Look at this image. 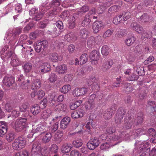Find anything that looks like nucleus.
<instances>
[{"label": "nucleus", "mask_w": 156, "mask_h": 156, "mask_svg": "<svg viewBox=\"0 0 156 156\" xmlns=\"http://www.w3.org/2000/svg\"><path fill=\"white\" fill-rule=\"evenodd\" d=\"M28 122L25 119H18L13 123L12 127L17 132L25 130L28 127Z\"/></svg>", "instance_id": "1"}, {"label": "nucleus", "mask_w": 156, "mask_h": 156, "mask_svg": "<svg viewBox=\"0 0 156 156\" xmlns=\"http://www.w3.org/2000/svg\"><path fill=\"white\" fill-rule=\"evenodd\" d=\"M38 66L36 68V73L43 74L51 70L50 64L48 62L40 60L38 62Z\"/></svg>", "instance_id": "2"}, {"label": "nucleus", "mask_w": 156, "mask_h": 156, "mask_svg": "<svg viewBox=\"0 0 156 156\" xmlns=\"http://www.w3.org/2000/svg\"><path fill=\"white\" fill-rule=\"evenodd\" d=\"M26 143V139L24 137L20 136L15 140L12 144V146L14 149L20 150L25 147Z\"/></svg>", "instance_id": "3"}, {"label": "nucleus", "mask_w": 156, "mask_h": 156, "mask_svg": "<svg viewBox=\"0 0 156 156\" xmlns=\"http://www.w3.org/2000/svg\"><path fill=\"white\" fill-rule=\"evenodd\" d=\"M102 97L103 94L102 93L98 92L96 93V94H94L90 95L87 102V105L86 106L87 108L92 109L94 107L95 104L94 101L95 97L101 100L102 99Z\"/></svg>", "instance_id": "4"}, {"label": "nucleus", "mask_w": 156, "mask_h": 156, "mask_svg": "<svg viewBox=\"0 0 156 156\" xmlns=\"http://www.w3.org/2000/svg\"><path fill=\"white\" fill-rule=\"evenodd\" d=\"M46 126V125L42 124H39L37 125H33L32 129V133L39 134L45 133L48 129V128Z\"/></svg>", "instance_id": "5"}, {"label": "nucleus", "mask_w": 156, "mask_h": 156, "mask_svg": "<svg viewBox=\"0 0 156 156\" xmlns=\"http://www.w3.org/2000/svg\"><path fill=\"white\" fill-rule=\"evenodd\" d=\"M48 45V41L46 40H43L40 42L37 43L34 46L35 50L37 53H43L44 49Z\"/></svg>", "instance_id": "6"}, {"label": "nucleus", "mask_w": 156, "mask_h": 156, "mask_svg": "<svg viewBox=\"0 0 156 156\" xmlns=\"http://www.w3.org/2000/svg\"><path fill=\"white\" fill-rule=\"evenodd\" d=\"M105 27V23L102 21H96L94 22L92 28L94 33L97 34L102 30Z\"/></svg>", "instance_id": "7"}, {"label": "nucleus", "mask_w": 156, "mask_h": 156, "mask_svg": "<svg viewBox=\"0 0 156 156\" xmlns=\"http://www.w3.org/2000/svg\"><path fill=\"white\" fill-rule=\"evenodd\" d=\"M3 82L7 87L12 88L15 84V78L12 76H6L3 79Z\"/></svg>", "instance_id": "8"}, {"label": "nucleus", "mask_w": 156, "mask_h": 156, "mask_svg": "<svg viewBox=\"0 0 156 156\" xmlns=\"http://www.w3.org/2000/svg\"><path fill=\"white\" fill-rule=\"evenodd\" d=\"M88 90V89L85 87L76 88L73 91V95L76 97L84 95L87 94Z\"/></svg>", "instance_id": "9"}, {"label": "nucleus", "mask_w": 156, "mask_h": 156, "mask_svg": "<svg viewBox=\"0 0 156 156\" xmlns=\"http://www.w3.org/2000/svg\"><path fill=\"white\" fill-rule=\"evenodd\" d=\"M130 111H129L128 112V115L126 116L124 119V123L122 126L123 128L128 129H131L132 127V122H131V121L130 122H129V120H130L131 119V115L130 114Z\"/></svg>", "instance_id": "10"}, {"label": "nucleus", "mask_w": 156, "mask_h": 156, "mask_svg": "<svg viewBox=\"0 0 156 156\" xmlns=\"http://www.w3.org/2000/svg\"><path fill=\"white\" fill-rule=\"evenodd\" d=\"M42 147L39 142H34L32 145L31 152L32 154L37 155L40 154Z\"/></svg>", "instance_id": "11"}, {"label": "nucleus", "mask_w": 156, "mask_h": 156, "mask_svg": "<svg viewBox=\"0 0 156 156\" xmlns=\"http://www.w3.org/2000/svg\"><path fill=\"white\" fill-rule=\"evenodd\" d=\"M116 109L112 108H110L105 110L103 113V116L105 119H109L114 114Z\"/></svg>", "instance_id": "12"}, {"label": "nucleus", "mask_w": 156, "mask_h": 156, "mask_svg": "<svg viewBox=\"0 0 156 156\" xmlns=\"http://www.w3.org/2000/svg\"><path fill=\"white\" fill-rule=\"evenodd\" d=\"M8 129V124L4 121L0 122V136L5 134Z\"/></svg>", "instance_id": "13"}, {"label": "nucleus", "mask_w": 156, "mask_h": 156, "mask_svg": "<svg viewBox=\"0 0 156 156\" xmlns=\"http://www.w3.org/2000/svg\"><path fill=\"white\" fill-rule=\"evenodd\" d=\"M59 11L60 10L58 8L55 7L48 12L47 15L48 17L51 19H54L59 13Z\"/></svg>", "instance_id": "14"}, {"label": "nucleus", "mask_w": 156, "mask_h": 156, "mask_svg": "<svg viewBox=\"0 0 156 156\" xmlns=\"http://www.w3.org/2000/svg\"><path fill=\"white\" fill-rule=\"evenodd\" d=\"M130 26L133 30L136 31L139 34H142L143 30V28L137 23L135 22L132 23Z\"/></svg>", "instance_id": "15"}, {"label": "nucleus", "mask_w": 156, "mask_h": 156, "mask_svg": "<svg viewBox=\"0 0 156 156\" xmlns=\"http://www.w3.org/2000/svg\"><path fill=\"white\" fill-rule=\"evenodd\" d=\"M52 136V134L51 133H47L42 138V142L45 144L49 143L51 141Z\"/></svg>", "instance_id": "16"}, {"label": "nucleus", "mask_w": 156, "mask_h": 156, "mask_svg": "<svg viewBox=\"0 0 156 156\" xmlns=\"http://www.w3.org/2000/svg\"><path fill=\"white\" fill-rule=\"evenodd\" d=\"M144 115L142 113H138L137 117L134 120L133 125H137L141 124L144 121Z\"/></svg>", "instance_id": "17"}, {"label": "nucleus", "mask_w": 156, "mask_h": 156, "mask_svg": "<svg viewBox=\"0 0 156 156\" xmlns=\"http://www.w3.org/2000/svg\"><path fill=\"white\" fill-rule=\"evenodd\" d=\"M40 107L38 104H34L30 108V111L34 115H36L40 113L41 111Z\"/></svg>", "instance_id": "18"}, {"label": "nucleus", "mask_w": 156, "mask_h": 156, "mask_svg": "<svg viewBox=\"0 0 156 156\" xmlns=\"http://www.w3.org/2000/svg\"><path fill=\"white\" fill-rule=\"evenodd\" d=\"M67 66L65 64L58 66L56 68V72L59 74H64L67 70Z\"/></svg>", "instance_id": "19"}, {"label": "nucleus", "mask_w": 156, "mask_h": 156, "mask_svg": "<svg viewBox=\"0 0 156 156\" xmlns=\"http://www.w3.org/2000/svg\"><path fill=\"white\" fill-rule=\"evenodd\" d=\"M72 147V146L70 144L67 143L64 144L61 146V151L63 153H68L71 151Z\"/></svg>", "instance_id": "20"}, {"label": "nucleus", "mask_w": 156, "mask_h": 156, "mask_svg": "<svg viewBox=\"0 0 156 156\" xmlns=\"http://www.w3.org/2000/svg\"><path fill=\"white\" fill-rule=\"evenodd\" d=\"M92 18V16L88 13L85 16L84 19L82 23V25L83 27L89 25L91 22Z\"/></svg>", "instance_id": "21"}, {"label": "nucleus", "mask_w": 156, "mask_h": 156, "mask_svg": "<svg viewBox=\"0 0 156 156\" xmlns=\"http://www.w3.org/2000/svg\"><path fill=\"white\" fill-rule=\"evenodd\" d=\"M99 52L97 50L92 51L90 55V59L93 61H97L99 58Z\"/></svg>", "instance_id": "22"}, {"label": "nucleus", "mask_w": 156, "mask_h": 156, "mask_svg": "<svg viewBox=\"0 0 156 156\" xmlns=\"http://www.w3.org/2000/svg\"><path fill=\"white\" fill-rule=\"evenodd\" d=\"M41 85V83L39 79H37L33 80L31 88L34 90L39 88Z\"/></svg>", "instance_id": "23"}, {"label": "nucleus", "mask_w": 156, "mask_h": 156, "mask_svg": "<svg viewBox=\"0 0 156 156\" xmlns=\"http://www.w3.org/2000/svg\"><path fill=\"white\" fill-rule=\"evenodd\" d=\"M82 101L79 100L76 101L71 102L70 105V109L72 110H74L77 108L81 104Z\"/></svg>", "instance_id": "24"}, {"label": "nucleus", "mask_w": 156, "mask_h": 156, "mask_svg": "<svg viewBox=\"0 0 156 156\" xmlns=\"http://www.w3.org/2000/svg\"><path fill=\"white\" fill-rule=\"evenodd\" d=\"M150 146L148 142H146L144 145L139 148L140 151H145L150 152Z\"/></svg>", "instance_id": "25"}, {"label": "nucleus", "mask_w": 156, "mask_h": 156, "mask_svg": "<svg viewBox=\"0 0 156 156\" xmlns=\"http://www.w3.org/2000/svg\"><path fill=\"white\" fill-rule=\"evenodd\" d=\"M142 36L141 38L143 40L145 38L147 39H150L152 37V33L150 31H143L142 33Z\"/></svg>", "instance_id": "26"}, {"label": "nucleus", "mask_w": 156, "mask_h": 156, "mask_svg": "<svg viewBox=\"0 0 156 156\" xmlns=\"http://www.w3.org/2000/svg\"><path fill=\"white\" fill-rule=\"evenodd\" d=\"M120 7L118 5H115L110 7L108 10L109 13H114L119 11Z\"/></svg>", "instance_id": "27"}, {"label": "nucleus", "mask_w": 156, "mask_h": 156, "mask_svg": "<svg viewBox=\"0 0 156 156\" xmlns=\"http://www.w3.org/2000/svg\"><path fill=\"white\" fill-rule=\"evenodd\" d=\"M75 16H76V15L74 14L73 16L72 17V18L68 21V28L70 29H73L75 27V23L74 22L75 21Z\"/></svg>", "instance_id": "28"}, {"label": "nucleus", "mask_w": 156, "mask_h": 156, "mask_svg": "<svg viewBox=\"0 0 156 156\" xmlns=\"http://www.w3.org/2000/svg\"><path fill=\"white\" fill-rule=\"evenodd\" d=\"M15 135L13 132H11L7 134L6 136V140L9 143L15 139Z\"/></svg>", "instance_id": "29"}, {"label": "nucleus", "mask_w": 156, "mask_h": 156, "mask_svg": "<svg viewBox=\"0 0 156 156\" xmlns=\"http://www.w3.org/2000/svg\"><path fill=\"white\" fill-rule=\"evenodd\" d=\"M10 63L11 65L13 66H18L20 64L18 59L15 56L14 57L13 55L12 56Z\"/></svg>", "instance_id": "30"}, {"label": "nucleus", "mask_w": 156, "mask_h": 156, "mask_svg": "<svg viewBox=\"0 0 156 156\" xmlns=\"http://www.w3.org/2000/svg\"><path fill=\"white\" fill-rule=\"evenodd\" d=\"M89 7L87 5H83L82 6L80 11L77 12L75 15H79V14L81 15L83 13H85L88 11L89 10Z\"/></svg>", "instance_id": "31"}, {"label": "nucleus", "mask_w": 156, "mask_h": 156, "mask_svg": "<svg viewBox=\"0 0 156 156\" xmlns=\"http://www.w3.org/2000/svg\"><path fill=\"white\" fill-rule=\"evenodd\" d=\"M88 34V32L86 28L81 29L80 31L79 34L81 37L83 39H85L87 38Z\"/></svg>", "instance_id": "32"}, {"label": "nucleus", "mask_w": 156, "mask_h": 156, "mask_svg": "<svg viewBox=\"0 0 156 156\" xmlns=\"http://www.w3.org/2000/svg\"><path fill=\"white\" fill-rule=\"evenodd\" d=\"M30 83V80H27V81H23L20 84V87L23 89L26 90L28 89Z\"/></svg>", "instance_id": "33"}, {"label": "nucleus", "mask_w": 156, "mask_h": 156, "mask_svg": "<svg viewBox=\"0 0 156 156\" xmlns=\"http://www.w3.org/2000/svg\"><path fill=\"white\" fill-rule=\"evenodd\" d=\"M49 81L51 83H54L57 80V76L54 73H51L49 74Z\"/></svg>", "instance_id": "34"}, {"label": "nucleus", "mask_w": 156, "mask_h": 156, "mask_svg": "<svg viewBox=\"0 0 156 156\" xmlns=\"http://www.w3.org/2000/svg\"><path fill=\"white\" fill-rule=\"evenodd\" d=\"M60 0H52L50 3V7H52L53 8L57 7L60 5Z\"/></svg>", "instance_id": "35"}, {"label": "nucleus", "mask_w": 156, "mask_h": 156, "mask_svg": "<svg viewBox=\"0 0 156 156\" xmlns=\"http://www.w3.org/2000/svg\"><path fill=\"white\" fill-rule=\"evenodd\" d=\"M83 115V112L78 111V112H74L71 114L72 117L73 119L77 118L79 117H82Z\"/></svg>", "instance_id": "36"}, {"label": "nucleus", "mask_w": 156, "mask_h": 156, "mask_svg": "<svg viewBox=\"0 0 156 156\" xmlns=\"http://www.w3.org/2000/svg\"><path fill=\"white\" fill-rule=\"evenodd\" d=\"M70 15L69 12L68 10H65L63 11L59 16L63 20H65L67 19Z\"/></svg>", "instance_id": "37"}, {"label": "nucleus", "mask_w": 156, "mask_h": 156, "mask_svg": "<svg viewBox=\"0 0 156 156\" xmlns=\"http://www.w3.org/2000/svg\"><path fill=\"white\" fill-rule=\"evenodd\" d=\"M49 60L52 62H57L58 60V55L57 53H53L51 54L49 56Z\"/></svg>", "instance_id": "38"}, {"label": "nucleus", "mask_w": 156, "mask_h": 156, "mask_svg": "<svg viewBox=\"0 0 156 156\" xmlns=\"http://www.w3.org/2000/svg\"><path fill=\"white\" fill-rule=\"evenodd\" d=\"M30 105L27 102L23 103L20 107V110L21 112H26L29 108Z\"/></svg>", "instance_id": "39"}, {"label": "nucleus", "mask_w": 156, "mask_h": 156, "mask_svg": "<svg viewBox=\"0 0 156 156\" xmlns=\"http://www.w3.org/2000/svg\"><path fill=\"white\" fill-rule=\"evenodd\" d=\"M136 38L133 36L128 38L125 41L126 44L128 46L131 45L135 41Z\"/></svg>", "instance_id": "40"}, {"label": "nucleus", "mask_w": 156, "mask_h": 156, "mask_svg": "<svg viewBox=\"0 0 156 156\" xmlns=\"http://www.w3.org/2000/svg\"><path fill=\"white\" fill-rule=\"evenodd\" d=\"M111 146V144L109 142H106L101 144L100 148L102 150H107Z\"/></svg>", "instance_id": "41"}, {"label": "nucleus", "mask_w": 156, "mask_h": 156, "mask_svg": "<svg viewBox=\"0 0 156 156\" xmlns=\"http://www.w3.org/2000/svg\"><path fill=\"white\" fill-rule=\"evenodd\" d=\"M113 62L111 60L104 63L103 65V67L106 70L110 68L113 65Z\"/></svg>", "instance_id": "42"}, {"label": "nucleus", "mask_w": 156, "mask_h": 156, "mask_svg": "<svg viewBox=\"0 0 156 156\" xmlns=\"http://www.w3.org/2000/svg\"><path fill=\"white\" fill-rule=\"evenodd\" d=\"M95 38L93 36H91L88 38L87 44L89 47L91 48L94 44Z\"/></svg>", "instance_id": "43"}, {"label": "nucleus", "mask_w": 156, "mask_h": 156, "mask_svg": "<svg viewBox=\"0 0 156 156\" xmlns=\"http://www.w3.org/2000/svg\"><path fill=\"white\" fill-rule=\"evenodd\" d=\"M109 48L106 45L103 46L101 48V52L103 55H107L109 52Z\"/></svg>", "instance_id": "44"}, {"label": "nucleus", "mask_w": 156, "mask_h": 156, "mask_svg": "<svg viewBox=\"0 0 156 156\" xmlns=\"http://www.w3.org/2000/svg\"><path fill=\"white\" fill-rule=\"evenodd\" d=\"M70 86L69 85H66L63 86L60 89V91L64 94L67 93L71 89Z\"/></svg>", "instance_id": "45"}, {"label": "nucleus", "mask_w": 156, "mask_h": 156, "mask_svg": "<svg viewBox=\"0 0 156 156\" xmlns=\"http://www.w3.org/2000/svg\"><path fill=\"white\" fill-rule=\"evenodd\" d=\"M23 67L25 73H28L31 70L32 65L31 64L27 63L25 64Z\"/></svg>", "instance_id": "46"}, {"label": "nucleus", "mask_w": 156, "mask_h": 156, "mask_svg": "<svg viewBox=\"0 0 156 156\" xmlns=\"http://www.w3.org/2000/svg\"><path fill=\"white\" fill-rule=\"evenodd\" d=\"M13 107L11 103L8 102L5 105L4 109L6 111L10 112L13 110Z\"/></svg>", "instance_id": "47"}, {"label": "nucleus", "mask_w": 156, "mask_h": 156, "mask_svg": "<svg viewBox=\"0 0 156 156\" xmlns=\"http://www.w3.org/2000/svg\"><path fill=\"white\" fill-rule=\"evenodd\" d=\"M88 56L86 54H83L80 57V63L83 64L85 63L87 60Z\"/></svg>", "instance_id": "48"}, {"label": "nucleus", "mask_w": 156, "mask_h": 156, "mask_svg": "<svg viewBox=\"0 0 156 156\" xmlns=\"http://www.w3.org/2000/svg\"><path fill=\"white\" fill-rule=\"evenodd\" d=\"M123 20L126 21L130 18L131 15V13L129 12H123L122 13Z\"/></svg>", "instance_id": "49"}, {"label": "nucleus", "mask_w": 156, "mask_h": 156, "mask_svg": "<svg viewBox=\"0 0 156 156\" xmlns=\"http://www.w3.org/2000/svg\"><path fill=\"white\" fill-rule=\"evenodd\" d=\"M87 146L88 148L90 150H93L97 147L90 140L87 143Z\"/></svg>", "instance_id": "50"}, {"label": "nucleus", "mask_w": 156, "mask_h": 156, "mask_svg": "<svg viewBox=\"0 0 156 156\" xmlns=\"http://www.w3.org/2000/svg\"><path fill=\"white\" fill-rule=\"evenodd\" d=\"M73 144L74 146L76 147H79L83 144L82 140L81 139L76 140L73 142Z\"/></svg>", "instance_id": "51"}, {"label": "nucleus", "mask_w": 156, "mask_h": 156, "mask_svg": "<svg viewBox=\"0 0 156 156\" xmlns=\"http://www.w3.org/2000/svg\"><path fill=\"white\" fill-rule=\"evenodd\" d=\"M48 101L46 98H44L43 100L41 101L40 103V107H41V109H43L45 108L48 104Z\"/></svg>", "instance_id": "52"}, {"label": "nucleus", "mask_w": 156, "mask_h": 156, "mask_svg": "<svg viewBox=\"0 0 156 156\" xmlns=\"http://www.w3.org/2000/svg\"><path fill=\"white\" fill-rule=\"evenodd\" d=\"M124 117L116 113L115 116V121L117 124H120L122 122V120Z\"/></svg>", "instance_id": "53"}, {"label": "nucleus", "mask_w": 156, "mask_h": 156, "mask_svg": "<svg viewBox=\"0 0 156 156\" xmlns=\"http://www.w3.org/2000/svg\"><path fill=\"white\" fill-rule=\"evenodd\" d=\"M49 153L48 149L46 147L41 148L40 154L41 156H48Z\"/></svg>", "instance_id": "54"}, {"label": "nucleus", "mask_w": 156, "mask_h": 156, "mask_svg": "<svg viewBox=\"0 0 156 156\" xmlns=\"http://www.w3.org/2000/svg\"><path fill=\"white\" fill-rule=\"evenodd\" d=\"M62 30L60 31L57 30L55 27H53L51 30V33L54 34L55 36H58L59 35Z\"/></svg>", "instance_id": "55"}, {"label": "nucleus", "mask_w": 156, "mask_h": 156, "mask_svg": "<svg viewBox=\"0 0 156 156\" xmlns=\"http://www.w3.org/2000/svg\"><path fill=\"white\" fill-rule=\"evenodd\" d=\"M141 49L138 45L136 46L134 49L133 52V53L134 54V55L137 56L141 54Z\"/></svg>", "instance_id": "56"}, {"label": "nucleus", "mask_w": 156, "mask_h": 156, "mask_svg": "<svg viewBox=\"0 0 156 156\" xmlns=\"http://www.w3.org/2000/svg\"><path fill=\"white\" fill-rule=\"evenodd\" d=\"M56 107L58 110L64 112L66 109V105L60 103L57 105Z\"/></svg>", "instance_id": "57"}, {"label": "nucleus", "mask_w": 156, "mask_h": 156, "mask_svg": "<svg viewBox=\"0 0 156 156\" xmlns=\"http://www.w3.org/2000/svg\"><path fill=\"white\" fill-rule=\"evenodd\" d=\"M34 24L32 22H30L23 29L25 32H27L34 26Z\"/></svg>", "instance_id": "58"}, {"label": "nucleus", "mask_w": 156, "mask_h": 156, "mask_svg": "<svg viewBox=\"0 0 156 156\" xmlns=\"http://www.w3.org/2000/svg\"><path fill=\"white\" fill-rule=\"evenodd\" d=\"M126 113V110L122 107L119 108L117 110L116 114L124 117Z\"/></svg>", "instance_id": "59"}, {"label": "nucleus", "mask_w": 156, "mask_h": 156, "mask_svg": "<svg viewBox=\"0 0 156 156\" xmlns=\"http://www.w3.org/2000/svg\"><path fill=\"white\" fill-rule=\"evenodd\" d=\"M22 29L20 27H17L13 31V35L16 36L19 35L22 32Z\"/></svg>", "instance_id": "60"}, {"label": "nucleus", "mask_w": 156, "mask_h": 156, "mask_svg": "<svg viewBox=\"0 0 156 156\" xmlns=\"http://www.w3.org/2000/svg\"><path fill=\"white\" fill-rule=\"evenodd\" d=\"M147 106L151 107L153 108V109L155 111L156 108V103L154 101H147Z\"/></svg>", "instance_id": "61"}, {"label": "nucleus", "mask_w": 156, "mask_h": 156, "mask_svg": "<svg viewBox=\"0 0 156 156\" xmlns=\"http://www.w3.org/2000/svg\"><path fill=\"white\" fill-rule=\"evenodd\" d=\"M137 56L135 55L133 53L129 55L127 57V60L129 62H134Z\"/></svg>", "instance_id": "62"}, {"label": "nucleus", "mask_w": 156, "mask_h": 156, "mask_svg": "<svg viewBox=\"0 0 156 156\" xmlns=\"http://www.w3.org/2000/svg\"><path fill=\"white\" fill-rule=\"evenodd\" d=\"M147 133L149 136L153 137L156 135V131L153 128L149 129L147 130Z\"/></svg>", "instance_id": "63"}, {"label": "nucleus", "mask_w": 156, "mask_h": 156, "mask_svg": "<svg viewBox=\"0 0 156 156\" xmlns=\"http://www.w3.org/2000/svg\"><path fill=\"white\" fill-rule=\"evenodd\" d=\"M58 147L57 145L55 144H53L51 145L50 147L51 151H53L54 153H57L58 151Z\"/></svg>", "instance_id": "64"}]
</instances>
